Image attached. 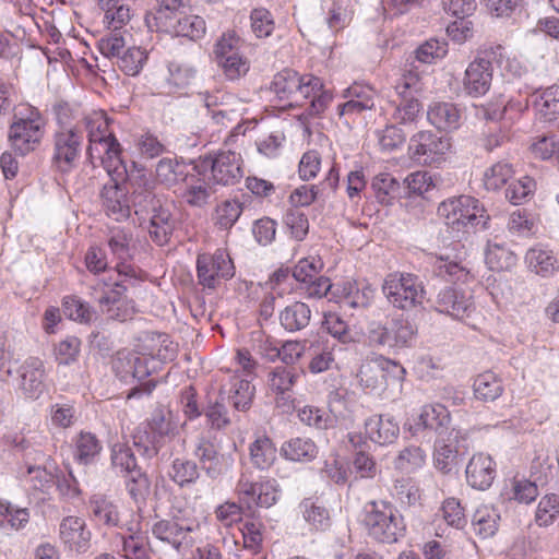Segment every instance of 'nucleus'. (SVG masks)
<instances>
[{"mask_svg": "<svg viewBox=\"0 0 559 559\" xmlns=\"http://www.w3.org/2000/svg\"><path fill=\"white\" fill-rule=\"evenodd\" d=\"M152 212L148 227L150 237L158 246H164L169 241L176 222L166 206L158 204V206L153 207Z\"/></svg>", "mask_w": 559, "mask_h": 559, "instance_id": "obj_28", "label": "nucleus"}, {"mask_svg": "<svg viewBox=\"0 0 559 559\" xmlns=\"http://www.w3.org/2000/svg\"><path fill=\"white\" fill-rule=\"evenodd\" d=\"M106 173L110 182L105 183L100 192L103 207L109 217L117 222L124 221L131 214V203L124 187L128 179L127 166L124 165V176L121 179L110 171Z\"/></svg>", "mask_w": 559, "mask_h": 559, "instance_id": "obj_14", "label": "nucleus"}, {"mask_svg": "<svg viewBox=\"0 0 559 559\" xmlns=\"http://www.w3.org/2000/svg\"><path fill=\"white\" fill-rule=\"evenodd\" d=\"M90 509L95 521L108 526H117L119 512L117 506L104 496H93L90 500Z\"/></svg>", "mask_w": 559, "mask_h": 559, "instance_id": "obj_46", "label": "nucleus"}, {"mask_svg": "<svg viewBox=\"0 0 559 559\" xmlns=\"http://www.w3.org/2000/svg\"><path fill=\"white\" fill-rule=\"evenodd\" d=\"M527 270L543 278H550L559 272V260L549 247L536 245L524 257Z\"/></svg>", "mask_w": 559, "mask_h": 559, "instance_id": "obj_20", "label": "nucleus"}, {"mask_svg": "<svg viewBox=\"0 0 559 559\" xmlns=\"http://www.w3.org/2000/svg\"><path fill=\"white\" fill-rule=\"evenodd\" d=\"M153 435L154 453L159 450V443L165 438H174L178 433V424L173 412L166 407H156L147 420Z\"/></svg>", "mask_w": 559, "mask_h": 559, "instance_id": "obj_25", "label": "nucleus"}, {"mask_svg": "<svg viewBox=\"0 0 559 559\" xmlns=\"http://www.w3.org/2000/svg\"><path fill=\"white\" fill-rule=\"evenodd\" d=\"M62 309L64 314L71 320L81 323H88L94 318V310L92 307L75 296H67L62 301Z\"/></svg>", "mask_w": 559, "mask_h": 559, "instance_id": "obj_55", "label": "nucleus"}, {"mask_svg": "<svg viewBox=\"0 0 559 559\" xmlns=\"http://www.w3.org/2000/svg\"><path fill=\"white\" fill-rule=\"evenodd\" d=\"M147 362L148 358L145 356L128 354L124 357H118L115 369L117 372L123 373L122 378L131 376L134 379L144 380L150 376Z\"/></svg>", "mask_w": 559, "mask_h": 559, "instance_id": "obj_44", "label": "nucleus"}, {"mask_svg": "<svg viewBox=\"0 0 559 559\" xmlns=\"http://www.w3.org/2000/svg\"><path fill=\"white\" fill-rule=\"evenodd\" d=\"M283 455L295 462H310L318 454V448L309 438H294L282 447Z\"/></svg>", "mask_w": 559, "mask_h": 559, "instance_id": "obj_41", "label": "nucleus"}, {"mask_svg": "<svg viewBox=\"0 0 559 559\" xmlns=\"http://www.w3.org/2000/svg\"><path fill=\"white\" fill-rule=\"evenodd\" d=\"M16 372L17 388L26 399L36 400L44 393L46 370L41 359L26 358Z\"/></svg>", "mask_w": 559, "mask_h": 559, "instance_id": "obj_17", "label": "nucleus"}, {"mask_svg": "<svg viewBox=\"0 0 559 559\" xmlns=\"http://www.w3.org/2000/svg\"><path fill=\"white\" fill-rule=\"evenodd\" d=\"M533 106L545 121L559 117V86L554 85L533 95Z\"/></svg>", "mask_w": 559, "mask_h": 559, "instance_id": "obj_33", "label": "nucleus"}, {"mask_svg": "<svg viewBox=\"0 0 559 559\" xmlns=\"http://www.w3.org/2000/svg\"><path fill=\"white\" fill-rule=\"evenodd\" d=\"M111 464L126 475L140 469L132 450L121 443H116L111 449Z\"/></svg>", "mask_w": 559, "mask_h": 559, "instance_id": "obj_62", "label": "nucleus"}, {"mask_svg": "<svg viewBox=\"0 0 559 559\" xmlns=\"http://www.w3.org/2000/svg\"><path fill=\"white\" fill-rule=\"evenodd\" d=\"M131 241L132 236L129 231L121 228H112L108 237V247L111 254L119 260L117 263L128 264V259L131 258Z\"/></svg>", "mask_w": 559, "mask_h": 559, "instance_id": "obj_49", "label": "nucleus"}, {"mask_svg": "<svg viewBox=\"0 0 559 559\" xmlns=\"http://www.w3.org/2000/svg\"><path fill=\"white\" fill-rule=\"evenodd\" d=\"M177 36L199 39L203 37L206 31L203 17L195 14H180L171 25Z\"/></svg>", "mask_w": 559, "mask_h": 559, "instance_id": "obj_47", "label": "nucleus"}, {"mask_svg": "<svg viewBox=\"0 0 559 559\" xmlns=\"http://www.w3.org/2000/svg\"><path fill=\"white\" fill-rule=\"evenodd\" d=\"M466 480L476 489H488L496 477V463L485 453L474 454L466 466Z\"/></svg>", "mask_w": 559, "mask_h": 559, "instance_id": "obj_21", "label": "nucleus"}, {"mask_svg": "<svg viewBox=\"0 0 559 559\" xmlns=\"http://www.w3.org/2000/svg\"><path fill=\"white\" fill-rule=\"evenodd\" d=\"M194 454L211 477H216L223 473L224 456L217 452L216 447L211 441L201 439Z\"/></svg>", "mask_w": 559, "mask_h": 559, "instance_id": "obj_42", "label": "nucleus"}, {"mask_svg": "<svg viewBox=\"0 0 559 559\" xmlns=\"http://www.w3.org/2000/svg\"><path fill=\"white\" fill-rule=\"evenodd\" d=\"M170 478L179 486L194 483L199 478V468L195 462L176 459L169 472Z\"/></svg>", "mask_w": 559, "mask_h": 559, "instance_id": "obj_57", "label": "nucleus"}, {"mask_svg": "<svg viewBox=\"0 0 559 559\" xmlns=\"http://www.w3.org/2000/svg\"><path fill=\"white\" fill-rule=\"evenodd\" d=\"M420 110L421 105L416 97H400L392 112V119L401 124L413 123L417 120Z\"/></svg>", "mask_w": 559, "mask_h": 559, "instance_id": "obj_58", "label": "nucleus"}, {"mask_svg": "<svg viewBox=\"0 0 559 559\" xmlns=\"http://www.w3.org/2000/svg\"><path fill=\"white\" fill-rule=\"evenodd\" d=\"M382 292L388 301L397 309L412 310L421 305L426 290L419 277L412 273L394 272L386 275Z\"/></svg>", "mask_w": 559, "mask_h": 559, "instance_id": "obj_6", "label": "nucleus"}, {"mask_svg": "<svg viewBox=\"0 0 559 559\" xmlns=\"http://www.w3.org/2000/svg\"><path fill=\"white\" fill-rule=\"evenodd\" d=\"M304 519L316 530L324 531L331 524V519L329 511L322 507L318 506L310 499H306L301 503Z\"/></svg>", "mask_w": 559, "mask_h": 559, "instance_id": "obj_59", "label": "nucleus"}, {"mask_svg": "<svg viewBox=\"0 0 559 559\" xmlns=\"http://www.w3.org/2000/svg\"><path fill=\"white\" fill-rule=\"evenodd\" d=\"M450 147L448 136L432 131H419L409 139L408 155L418 164L432 165L442 160Z\"/></svg>", "mask_w": 559, "mask_h": 559, "instance_id": "obj_10", "label": "nucleus"}, {"mask_svg": "<svg viewBox=\"0 0 559 559\" xmlns=\"http://www.w3.org/2000/svg\"><path fill=\"white\" fill-rule=\"evenodd\" d=\"M438 214L447 225L456 230L486 228L488 216L478 200L471 195H460L443 201L438 207Z\"/></svg>", "mask_w": 559, "mask_h": 559, "instance_id": "obj_5", "label": "nucleus"}, {"mask_svg": "<svg viewBox=\"0 0 559 559\" xmlns=\"http://www.w3.org/2000/svg\"><path fill=\"white\" fill-rule=\"evenodd\" d=\"M304 374L302 369L290 366H276L267 373V388L275 395V405L283 413L295 408L293 388Z\"/></svg>", "mask_w": 559, "mask_h": 559, "instance_id": "obj_13", "label": "nucleus"}, {"mask_svg": "<svg viewBox=\"0 0 559 559\" xmlns=\"http://www.w3.org/2000/svg\"><path fill=\"white\" fill-rule=\"evenodd\" d=\"M39 461L43 465L27 464L26 472L23 474V480L35 491L48 493L56 484V474L50 463L49 455L37 452Z\"/></svg>", "mask_w": 559, "mask_h": 559, "instance_id": "obj_23", "label": "nucleus"}, {"mask_svg": "<svg viewBox=\"0 0 559 559\" xmlns=\"http://www.w3.org/2000/svg\"><path fill=\"white\" fill-rule=\"evenodd\" d=\"M373 289L366 285L359 288L355 282L346 281L342 286L341 302L344 307L366 308L373 299Z\"/></svg>", "mask_w": 559, "mask_h": 559, "instance_id": "obj_43", "label": "nucleus"}, {"mask_svg": "<svg viewBox=\"0 0 559 559\" xmlns=\"http://www.w3.org/2000/svg\"><path fill=\"white\" fill-rule=\"evenodd\" d=\"M321 80L316 76H300L296 71L284 69L274 75L271 90L281 102L289 107L302 106L311 92L320 90Z\"/></svg>", "mask_w": 559, "mask_h": 559, "instance_id": "obj_7", "label": "nucleus"}, {"mask_svg": "<svg viewBox=\"0 0 559 559\" xmlns=\"http://www.w3.org/2000/svg\"><path fill=\"white\" fill-rule=\"evenodd\" d=\"M116 280L103 278L92 285V296L108 319L126 321L132 318L135 307L133 301L123 299V295L142 281L141 272L131 264L120 263L116 265Z\"/></svg>", "mask_w": 559, "mask_h": 559, "instance_id": "obj_1", "label": "nucleus"}, {"mask_svg": "<svg viewBox=\"0 0 559 559\" xmlns=\"http://www.w3.org/2000/svg\"><path fill=\"white\" fill-rule=\"evenodd\" d=\"M311 310L305 302L296 301L280 312L281 325L288 332H297L309 325Z\"/></svg>", "mask_w": 559, "mask_h": 559, "instance_id": "obj_32", "label": "nucleus"}, {"mask_svg": "<svg viewBox=\"0 0 559 559\" xmlns=\"http://www.w3.org/2000/svg\"><path fill=\"white\" fill-rule=\"evenodd\" d=\"M428 120L440 130L451 131L460 127L461 111L453 103L432 104L427 111Z\"/></svg>", "mask_w": 559, "mask_h": 559, "instance_id": "obj_31", "label": "nucleus"}, {"mask_svg": "<svg viewBox=\"0 0 559 559\" xmlns=\"http://www.w3.org/2000/svg\"><path fill=\"white\" fill-rule=\"evenodd\" d=\"M206 526L205 522L160 520L152 526V534L180 550L181 547H188L194 543L198 536L193 535L202 534Z\"/></svg>", "mask_w": 559, "mask_h": 559, "instance_id": "obj_12", "label": "nucleus"}, {"mask_svg": "<svg viewBox=\"0 0 559 559\" xmlns=\"http://www.w3.org/2000/svg\"><path fill=\"white\" fill-rule=\"evenodd\" d=\"M122 551L126 559H150L148 539L139 528H128L122 536Z\"/></svg>", "mask_w": 559, "mask_h": 559, "instance_id": "obj_39", "label": "nucleus"}, {"mask_svg": "<svg viewBox=\"0 0 559 559\" xmlns=\"http://www.w3.org/2000/svg\"><path fill=\"white\" fill-rule=\"evenodd\" d=\"M47 121L43 114L31 105L20 106L9 129V141L13 150L25 156L41 143Z\"/></svg>", "mask_w": 559, "mask_h": 559, "instance_id": "obj_4", "label": "nucleus"}, {"mask_svg": "<svg viewBox=\"0 0 559 559\" xmlns=\"http://www.w3.org/2000/svg\"><path fill=\"white\" fill-rule=\"evenodd\" d=\"M197 273L200 285L215 288L222 281L235 275V266L225 249H217L214 253H201L197 259Z\"/></svg>", "mask_w": 559, "mask_h": 559, "instance_id": "obj_9", "label": "nucleus"}, {"mask_svg": "<svg viewBox=\"0 0 559 559\" xmlns=\"http://www.w3.org/2000/svg\"><path fill=\"white\" fill-rule=\"evenodd\" d=\"M433 273L448 282L468 283L473 275L466 263L459 255L451 258L449 254L440 255L433 263Z\"/></svg>", "mask_w": 559, "mask_h": 559, "instance_id": "obj_27", "label": "nucleus"}, {"mask_svg": "<svg viewBox=\"0 0 559 559\" xmlns=\"http://www.w3.org/2000/svg\"><path fill=\"white\" fill-rule=\"evenodd\" d=\"M74 456L81 464L91 463L102 450L99 440L91 432H80L74 441Z\"/></svg>", "mask_w": 559, "mask_h": 559, "instance_id": "obj_50", "label": "nucleus"}, {"mask_svg": "<svg viewBox=\"0 0 559 559\" xmlns=\"http://www.w3.org/2000/svg\"><path fill=\"white\" fill-rule=\"evenodd\" d=\"M492 69L479 61H472L465 70L463 79L464 92L472 97L484 96L491 86Z\"/></svg>", "mask_w": 559, "mask_h": 559, "instance_id": "obj_26", "label": "nucleus"}, {"mask_svg": "<svg viewBox=\"0 0 559 559\" xmlns=\"http://www.w3.org/2000/svg\"><path fill=\"white\" fill-rule=\"evenodd\" d=\"M399 433V424L390 416L373 415L365 421L366 437L379 445L393 443Z\"/></svg>", "mask_w": 559, "mask_h": 559, "instance_id": "obj_24", "label": "nucleus"}, {"mask_svg": "<svg viewBox=\"0 0 559 559\" xmlns=\"http://www.w3.org/2000/svg\"><path fill=\"white\" fill-rule=\"evenodd\" d=\"M450 413L441 404H428L421 407L420 413L414 421L415 432L429 431L442 435L448 430Z\"/></svg>", "mask_w": 559, "mask_h": 559, "instance_id": "obj_22", "label": "nucleus"}, {"mask_svg": "<svg viewBox=\"0 0 559 559\" xmlns=\"http://www.w3.org/2000/svg\"><path fill=\"white\" fill-rule=\"evenodd\" d=\"M485 261L490 270L501 272L515 265L516 257L507 247L489 242L486 249Z\"/></svg>", "mask_w": 559, "mask_h": 559, "instance_id": "obj_45", "label": "nucleus"}, {"mask_svg": "<svg viewBox=\"0 0 559 559\" xmlns=\"http://www.w3.org/2000/svg\"><path fill=\"white\" fill-rule=\"evenodd\" d=\"M249 450L252 465L261 471L269 469L276 461V448L266 436L257 438Z\"/></svg>", "mask_w": 559, "mask_h": 559, "instance_id": "obj_36", "label": "nucleus"}, {"mask_svg": "<svg viewBox=\"0 0 559 559\" xmlns=\"http://www.w3.org/2000/svg\"><path fill=\"white\" fill-rule=\"evenodd\" d=\"M29 521L26 508H19L9 501L0 500V531L5 533L23 528Z\"/></svg>", "mask_w": 559, "mask_h": 559, "instance_id": "obj_38", "label": "nucleus"}, {"mask_svg": "<svg viewBox=\"0 0 559 559\" xmlns=\"http://www.w3.org/2000/svg\"><path fill=\"white\" fill-rule=\"evenodd\" d=\"M263 525L259 522H246L241 528L243 548L237 549L235 559H265L261 555L263 544Z\"/></svg>", "mask_w": 559, "mask_h": 559, "instance_id": "obj_29", "label": "nucleus"}, {"mask_svg": "<svg viewBox=\"0 0 559 559\" xmlns=\"http://www.w3.org/2000/svg\"><path fill=\"white\" fill-rule=\"evenodd\" d=\"M146 50L141 47L133 46L126 49L122 55L119 56L117 64L127 75L134 76L140 73L146 62Z\"/></svg>", "mask_w": 559, "mask_h": 559, "instance_id": "obj_53", "label": "nucleus"}, {"mask_svg": "<svg viewBox=\"0 0 559 559\" xmlns=\"http://www.w3.org/2000/svg\"><path fill=\"white\" fill-rule=\"evenodd\" d=\"M322 328L344 344L353 341L348 323L336 312L324 313Z\"/></svg>", "mask_w": 559, "mask_h": 559, "instance_id": "obj_61", "label": "nucleus"}, {"mask_svg": "<svg viewBox=\"0 0 559 559\" xmlns=\"http://www.w3.org/2000/svg\"><path fill=\"white\" fill-rule=\"evenodd\" d=\"M513 176L514 170L511 164L497 162L484 173V186L487 190L497 191L509 183Z\"/></svg>", "mask_w": 559, "mask_h": 559, "instance_id": "obj_48", "label": "nucleus"}, {"mask_svg": "<svg viewBox=\"0 0 559 559\" xmlns=\"http://www.w3.org/2000/svg\"><path fill=\"white\" fill-rule=\"evenodd\" d=\"M242 204L238 200H225L216 205L214 222L222 229L231 228L242 213Z\"/></svg>", "mask_w": 559, "mask_h": 559, "instance_id": "obj_52", "label": "nucleus"}, {"mask_svg": "<svg viewBox=\"0 0 559 559\" xmlns=\"http://www.w3.org/2000/svg\"><path fill=\"white\" fill-rule=\"evenodd\" d=\"M217 64L222 69L225 78L230 81L239 80L245 76L250 69V62L242 53L228 56L217 62Z\"/></svg>", "mask_w": 559, "mask_h": 559, "instance_id": "obj_63", "label": "nucleus"}, {"mask_svg": "<svg viewBox=\"0 0 559 559\" xmlns=\"http://www.w3.org/2000/svg\"><path fill=\"white\" fill-rule=\"evenodd\" d=\"M371 187L381 203H389L390 199L397 193L400 183L391 174L381 173L373 178Z\"/></svg>", "mask_w": 559, "mask_h": 559, "instance_id": "obj_64", "label": "nucleus"}, {"mask_svg": "<svg viewBox=\"0 0 559 559\" xmlns=\"http://www.w3.org/2000/svg\"><path fill=\"white\" fill-rule=\"evenodd\" d=\"M82 121L87 131L90 162L93 165L99 162L106 171L121 179L124 176V162L121 145L110 129L111 119L99 110L86 115Z\"/></svg>", "mask_w": 559, "mask_h": 559, "instance_id": "obj_2", "label": "nucleus"}, {"mask_svg": "<svg viewBox=\"0 0 559 559\" xmlns=\"http://www.w3.org/2000/svg\"><path fill=\"white\" fill-rule=\"evenodd\" d=\"M500 515L497 510L490 506H480L476 509L472 518L474 532L481 538H488L495 535L498 530Z\"/></svg>", "mask_w": 559, "mask_h": 559, "instance_id": "obj_40", "label": "nucleus"}, {"mask_svg": "<svg viewBox=\"0 0 559 559\" xmlns=\"http://www.w3.org/2000/svg\"><path fill=\"white\" fill-rule=\"evenodd\" d=\"M425 462V452L419 447L409 445L400 451L394 461V465L395 468L409 473L420 468Z\"/></svg>", "mask_w": 559, "mask_h": 559, "instance_id": "obj_56", "label": "nucleus"}, {"mask_svg": "<svg viewBox=\"0 0 559 559\" xmlns=\"http://www.w3.org/2000/svg\"><path fill=\"white\" fill-rule=\"evenodd\" d=\"M367 535L380 544L392 545L406 534L404 516L389 501H370L365 507L362 520Z\"/></svg>", "mask_w": 559, "mask_h": 559, "instance_id": "obj_3", "label": "nucleus"}, {"mask_svg": "<svg viewBox=\"0 0 559 559\" xmlns=\"http://www.w3.org/2000/svg\"><path fill=\"white\" fill-rule=\"evenodd\" d=\"M392 497L403 506H415L420 499L418 486L411 478H401L394 481Z\"/></svg>", "mask_w": 559, "mask_h": 559, "instance_id": "obj_60", "label": "nucleus"}, {"mask_svg": "<svg viewBox=\"0 0 559 559\" xmlns=\"http://www.w3.org/2000/svg\"><path fill=\"white\" fill-rule=\"evenodd\" d=\"M200 169V165L194 166L175 192L183 202L194 207L205 206L215 193V185L207 180Z\"/></svg>", "mask_w": 559, "mask_h": 559, "instance_id": "obj_16", "label": "nucleus"}, {"mask_svg": "<svg viewBox=\"0 0 559 559\" xmlns=\"http://www.w3.org/2000/svg\"><path fill=\"white\" fill-rule=\"evenodd\" d=\"M435 309L440 313L463 320L471 317L475 306L471 294L461 289L445 287L438 293Z\"/></svg>", "mask_w": 559, "mask_h": 559, "instance_id": "obj_18", "label": "nucleus"}, {"mask_svg": "<svg viewBox=\"0 0 559 559\" xmlns=\"http://www.w3.org/2000/svg\"><path fill=\"white\" fill-rule=\"evenodd\" d=\"M82 144L79 128H58L52 135V164L62 173L71 170L81 155Z\"/></svg>", "mask_w": 559, "mask_h": 559, "instance_id": "obj_11", "label": "nucleus"}, {"mask_svg": "<svg viewBox=\"0 0 559 559\" xmlns=\"http://www.w3.org/2000/svg\"><path fill=\"white\" fill-rule=\"evenodd\" d=\"M359 384L366 390H376L384 384V373L379 357L364 362L357 374Z\"/></svg>", "mask_w": 559, "mask_h": 559, "instance_id": "obj_54", "label": "nucleus"}, {"mask_svg": "<svg viewBox=\"0 0 559 559\" xmlns=\"http://www.w3.org/2000/svg\"><path fill=\"white\" fill-rule=\"evenodd\" d=\"M473 390L477 400L492 402L501 396L503 385L501 379L496 373L485 371L475 378Z\"/></svg>", "mask_w": 559, "mask_h": 559, "instance_id": "obj_35", "label": "nucleus"}, {"mask_svg": "<svg viewBox=\"0 0 559 559\" xmlns=\"http://www.w3.org/2000/svg\"><path fill=\"white\" fill-rule=\"evenodd\" d=\"M188 173L186 165L176 158L165 157L156 165L157 180L168 188H174V192H176V189H178V186H180Z\"/></svg>", "mask_w": 559, "mask_h": 559, "instance_id": "obj_34", "label": "nucleus"}, {"mask_svg": "<svg viewBox=\"0 0 559 559\" xmlns=\"http://www.w3.org/2000/svg\"><path fill=\"white\" fill-rule=\"evenodd\" d=\"M414 326L403 318H395L385 324H378L369 332L370 340L383 347L404 348L412 344Z\"/></svg>", "mask_w": 559, "mask_h": 559, "instance_id": "obj_15", "label": "nucleus"}, {"mask_svg": "<svg viewBox=\"0 0 559 559\" xmlns=\"http://www.w3.org/2000/svg\"><path fill=\"white\" fill-rule=\"evenodd\" d=\"M104 11V22L112 31L121 29L131 19L130 8L122 0H99Z\"/></svg>", "mask_w": 559, "mask_h": 559, "instance_id": "obj_37", "label": "nucleus"}, {"mask_svg": "<svg viewBox=\"0 0 559 559\" xmlns=\"http://www.w3.org/2000/svg\"><path fill=\"white\" fill-rule=\"evenodd\" d=\"M255 388L249 380L235 379L225 399L231 402L237 411H246L251 406Z\"/></svg>", "mask_w": 559, "mask_h": 559, "instance_id": "obj_51", "label": "nucleus"}, {"mask_svg": "<svg viewBox=\"0 0 559 559\" xmlns=\"http://www.w3.org/2000/svg\"><path fill=\"white\" fill-rule=\"evenodd\" d=\"M91 532L82 518L69 515L59 525V537L70 550L84 552L90 546Z\"/></svg>", "mask_w": 559, "mask_h": 559, "instance_id": "obj_19", "label": "nucleus"}, {"mask_svg": "<svg viewBox=\"0 0 559 559\" xmlns=\"http://www.w3.org/2000/svg\"><path fill=\"white\" fill-rule=\"evenodd\" d=\"M201 168L210 170V181L213 185H236L243 177V160L240 153L233 150H219L204 156L200 162Z\"/></svg>", "mask_w": 559, "mask_h": 559, "instance_id": "obj_8", "label": "nucleus"}, {"mask_svg": "<svg viewBox=\"0 0 559 559\" xmlns=\"http://www.w3.org/2000/svg\"><path fill=\"white\" fill-rule=\"evenodd\" d=\"M168 75L165 79L168 93H182L197 76V69L185 61L173 60L167 66Z\"/></svg>", "mask_w": 559, "mask_h": 559, "instance_id": "obj_30", "label": "nucleus"}]
</instances>
